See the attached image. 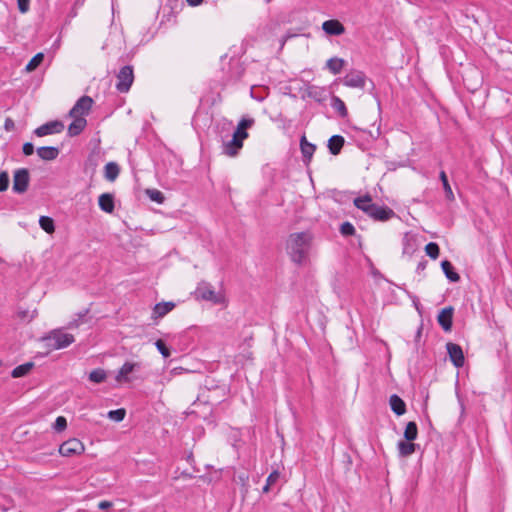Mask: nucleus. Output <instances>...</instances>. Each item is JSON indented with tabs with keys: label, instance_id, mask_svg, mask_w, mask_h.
Returning a JSON list of instances; mask_svg holds the SVG:
<instances>
[{
	"label": "nucleus",
	"instance_id": "4468645a",
	"mask_svg": "<svg viewBox=\"0 0 512 512\" xmlns=\"http://www.w3.org/2000/svg\"><path fill=\"white\" fill-rule=\"evenodd\" d=\"M322 29L326 34L334 36L342 35L345 32L343 24L335 19L323 22Z\"/></svg>",
	"mask_w": 512,
	"mask_h": 512
},
{
	"label": "nucleus",
	"instance_id": "9b49d317",
	"mask_svg": "<svg viewBox=\"0 0 512 512\" xmlns=\"http://www.w3.org/2000/svg\"><path fill=\"white\" fill-rule=\"evenodd\" d=\"M447 353L453 365L460 368L464 365L465 358L460 345L449 342L446 345Z\"/></svg>",
	"mask_w": 512,
	"mask_h": 512
},
{
	"label": "nucleus",
	"instance_id": "6ab92c4d",
	"mask_svg": "<svg viewBox=\"0 0 512 512\" xmlns=\"http://www.w3.org/2000/svg\"><path fill=\"white\" fill-rule=\"evenodd\" d=\"M59 153V149L53 146H43L37 149L38 156L45 161L55 160L58 157Z\"/></svg>",
	"mask_w": 512,
	"mask_h": 512
},
{
	"label": "nucleus",
	"instance_id": "423d86ee",
	"mask_svg": "<svg viewBox=\"0 0 512 512\" xmlns=\"http://www.w3.org/2000/svg\"><path fill=\"white\" fill-rule=\"evenodd\" d=\"M342 81L347 87L363 89L366 85L367 77L364 72L354 69L348 72Z\"/></svg>",
	"mask_w": 512,
	"mask_h": 512
},
{
	"label": "nucleus",
	"instance_id": "0eeeda50",
	"mask_svg": "<svg viewBox=\"0 0 512 512\" xmlns=\"http://www.w3.org/2000/svg\"><path fill=\"white\" fill-rule=\"evenodd\" d=\"M93 104V99L90 96L80 97L75 105L69 111V117H84L88 115Z\"/></svg>",
	"mask_w": 512,
	"mask_h": 512
},
{
	"label": "nucleus",
	"instance_id": "c9c22d12",
	"mask_svg": "<svg viewBox=\"0 0 512 512\" xmlns=\"http://www.w3.org/2000/svg\"><path fill=\"white\" fill-rule=\"evenodd\" d=\"M425 252L426 254L432 258V259H437L439 257V254H440V248L438 246L437 243L435 242H429L426 246H425Z\"/></svg>",
	"mask_w": 512,
	"mask_h": 512
},
{
	"label": "nucleus",
	"instance_id": "a18cd8bd",
	"mask_svg": "<svg viewBox=\"0 0 512 512\" xmlns=\"http://www.w3.org/2000/svg\"><path fill=\"white\" fill-rule=\"evenodd\" d=\"M88 310H85L83 313L78 314V319H75L68 324V328H76L79 326L80 321L86 316Z\"/></svg>",
	"mask_w": 512,
	"mask_h": 512
},
{
	"label": "nucleus",
	"instance_id": "4d7b16f0",
	"mask_svg": "<svg viewBox=\"0 0 512 512\" xmlns=\"http://www.w3.org/2000/svg\"><path fill=\"white\" fill-rule=\"evenodd\" d=\"M199 401V399H197L196 401L193 402V405H197V402Z\"/></svg>",
	"mask_w": 512,
	"mask_h": 512
},
{
	"label": "nucleus",
	"instance_id": "a878e982",
	"mask_svg": "<svg viewBox=\"0 0 512 512\" xmlns=\"http://www.w3.org/2000/svg\"><path fill=\"white\" fill-rule=\"evenodd\" d=\"M344 64H345V60L344 59L334 57V58H330L326 62V67L329 69V71L332 74L336 75V74H339L341 72V70L344 67Z\"/></svg>",
	"mask_w": 512,
	"mask_h": 512
},
{
	"label": "nucleus",
	"instance_id": "393cba45",
	"mask_svg": "<svg viewBox=\"0 0 512 512\" xmlns=\"http://www.w3.org/2000/svg\"><path fill=\"white\" fill-rule=\"evenodd\" d=\"M307 95L309 98L322 103L326 99V91L324 88L317 87V86H311L307 90Z\"/></svg>",
	"mask_w": 512,
	"mask_h": 512
},
{
	"label": "nucleus",
	"instance_id": "5fc2aeb1",
	"mask_svg": "<svg viewBox=\"0 0 512 512\" xmlns=\"http://www.w3.org/2000/svg\"><path fill=\"white\" fill-rule=\"evenodd\" d=\"M421 330H422V327H420L417 331V334L420 335L421 334Z\"/></svg>",
	"mask_w": 512,
	"mask_h": 512
},
{
	"label": "nucleus",
	"instance_id": "9d476101",
	"mask_svg": "<svg viewBox=\"0 0 512 512\" xmlns=\"http://www.w3.org/2000/svg\"><path fill=\"white\" fill-rule=\"evenodd\" d=\"M64 130L63 122L59 120L47 122L34 130L35 135L43 137L50 134L61 133Z\"/></svg>",
	"mask_w": 512,
	"mask_h": 512
},
{
	"label": "nucleus",
	"instance_id": "a211bd4d",
	"mask_svg": "<svg viewBox=\"0 0 512 512\" xmlns=\"http://www.w3.org/2000/svg\"><path fill=\"white\" fill-rule=\"evenodd\" d=\"M98 204L101 210L106 213H112L115 208L114 196L111 193H103L99 196Z\"/></svg>",
	"mask_w": 512,
	"mask_h": 512
},
{
	"label": "nucleus",
	"instance_id": "79ce46f5",
	"mask_svg": "<svg viewBox=\"0 0 512 512\" xmlns=\"http://www.w3.org/2000/svg\"><path fill=\"white\" fill-rule=\"evenodd\" d=\"M54 430L57 432L63 431L67 427V420L63 416H58L54 423Z\"/></svg>",
	"mask_w": 512,
	"mask_h": 512
},
{
	"label": "nucleus",
	"instance_id": "7c9ffc66",
	"mask_svg": "<svg viewBox=\"0 0 512 512\" xmlns=\"http://www.w3.org/2000/svg\"><path fill=\"white\" fill-rule=\"evenodd\" d=\"M331 106L338 112L341 118H345L348 115V111L345 103L337 96L332 97Z\"/></svg>",
	"mask_w": 512,
	"mask_h": 512
},
{
	"label": "nucleus",
	"instance_id": "b1692460",
	"mask_svg": "<svg viewBox=\"0 0 512 512\" xmlns=\"http://www.w3.org/2000/svg\"><path fill=\"white\" fill-rule=\"evenodd\" d=\"M441 268L449 281L458 282L460 280V275L454 270V267L450 261L443 260L441 262Z\"/></svg>",
	"mask_w": 512,
	"mask_h": 512
},
{
	"label": "nucleus",
	"instance_id": "39448f33",
	"mask_svg": "<svg viewBox=\"0 0 512 512\" xmlns=\"http://www.w3.org/2000/svg\"><path fill=\"white\" fill-rule=\"evenodd\" d=\"M30 182L29 170L26 168L17 169L13 175V191L23 194L27 191Z\"/></svg>",
	"mask_w": 512,
	"mask_h": 512
},
{
	"label": "nucleus",
	"instance_id": "ddd939ff",
	"mask_svg": "<svg viewBox=\"0 0 512 512\" xmlns=\"http://www.w3.org/2000/svg\"><path fill=\"white\" fill-rule=\"evenodd\" d=\"M453 312L454 308L448 306L443 308L438 314L437 321L442 329L446 332L451 331L453 324Z\"/></svg>",
	"mask_w": 512,
	"mask_h": 512
},
{
	"label": "nucleus",
	"instance_id": "dca6fc26",
	"mask_svg": "<svg viewBox=\"0 0 512 512\" xmlns=\"http://www.w3.org/2000/svg\"><path fill=\"white\" fill-rule=\"evenodd\" d=\"M136 367H139L137 363L125 362L122 367L119 369L115 379L117 382H129L130 379L128 375L132 373Z\"/></svg>",
	"mask_w": 512,
	"mask_h": 512
},
{
	"label": "nucleus",
	"instance_id": "aec40b11",
	"mask_svg": "<svg viewBox=\"0 0 512 512\" xmlns=\"http://www.w3.org/2000/svg\"><path fill=\"white\" fill-rule=\"evenodd\" d=\"M389 404L391 410L397 415L401 416L406 412V404L402 398H400L397 394H393L390 396Z\"/></svg>",
	"mask_w": 512,
	"mask_h": 512
},
{
	"label": "nucleus",
	"instance_id": "de8ad7c7",
	"mask_svg": "<svg viewBox=\"0 0 512 512\" xmlns=\"http://www.w3.org/2000/svg\"><path fill=\"white\" fill-rule=\"evenodd\" d=\"M4 128L6 131H12L15 128L14 121L11 118H6Z\"/></svg>",
	"mask_w": 512,
	"mask_h": 512
},
{
	"label": "nucleus",
	"instance_id": "20e7f679",
	"mask_svg": "<svg viewBox=\"0 0 512 512\" xmlns=\"http://www.w3.org/2000/svg\"><path fill=\"white\" fill-rule=\"evenodd\" d=\"M117 80L116 89L120 93H127L134 81L133 67L123 66L117 74Z\"/></svg>",
	"mask_w": 512,
	"mask_h": 512
},
{
	"label": "nucleus",
	"instance_id": "412c9836",
	"mask_svg": "<svg viewBox=\"0 0 512 512\" xmlns=\"http://www.w3.org/2000/svg\"><path fill=\"white\" fill-rule=\"evenodd\" d=\"M175 307L174 302H160L157 303L153 308V318H162Z\"/></svg>",
	"mask_w": 512,
	"mask_h": 512
},
{
	"label": "nucleus",
	"instance_id": "4c0bfd02",
	"mask_svg": "<svg viewBox=\"0 0 512 512\" xmlns=\"http://www.w3.org/2000/svg\"><path fill=\"white\" fill-rule=\"evenodd\" d=\"M340 233L347 237V236H353L355 235L356 233V229L355 227L348 221L346 222H343L341 225H340Z\"/></svg>",
	"mask_w": 512,
	"mask_h": 512
},
{
	"label": "nucleus",
	"instance_id": "c756f323",
	"mask_svg": "<svg viewBox=\"0 0 512 512\" xmlns=\"http://www.w3.org/2000/svg\"><path fill=\"white\" fill-rule=\"evenodd\" d=\"M418 436V427L414 421H410L407 423L406 428L404 430V438L406 441L412 442L416 440Z\"/></svg>",
	"mask_w": 512,
	"mask_h": 512
},
{
	"label": "nucleus",
	"instance_id": "f704fd0d",
	"mask_svg": "<svg viewBox=\"0 0 512 512\" xmlns=\"http://www.w3.org/2000/svg\"><path fill=\"white\" fill-rule=\"evenodd\" d=\"M439 177H440V180H441V182L443 184V188L445 190L447 199L453 200L454 199V194H453L451 186H450V184L448 182V178H447V175H446L445 171H441Z\"/></svg>",
	"mask_w": 512,
	"mask_h": 512
},
{
	"label": "nucleus",
	"instance_id": "f257e3e1",
	"mask_svg": "<svg viewBox=\"0 0 512 512\" xmlns=\"http://www.w3.org/2000/svg\"><path fill=\"white\" fill-rule=\"evenodd\" d=\"M313 236L310 232H297L289 235L287 253L296 264H302L308 256Z\"/></svg>",
	"mask_w": 512,
	"mask_h": 512
},
{
	"label": "nucleus",
	"instance_id": "a19ab883",
	"mask_svg": "<svg viewBox=\"0 0 512 512\" xmlns=\"http://www.w3.org/2000/svg\"><path fill=\"white\" fill-rule=\"evenodd\" d=\"M9 185V174L6 171L0 172V192L7 190Z\"/></svg>",
	"mask_w": 512,
	"mask_h": 512
},
{
	"label": "nucleus",
	"instance_id": "49530a36",
	"mask_svg": "<svg viewBox=\"0 0 512 512\" xmlns=\"http://www.w3.org/2000/svg\"><path fill=\"white\" fill-rule=\"evenodd\" d=\"M22 151H23L24 155L30 156L34 153V145L30 142H26V143H24V145L22 147Z\"/></svg>",
	"mask_w": 512,
	"mask_h": 512
},
{
	"label": "nucleus",
	"instance_id": "7ed1b4c3",
	"mask_svg": "<svg viewBox=\"0 0 512 512\" xmlns=\"http://www.w3.org/2000/svg\"><path fill=\"white\" fill-rule=\"evenodd\" d=\"M42 341L48 349L58 350L68 347L75 339L72 334L64 333L61 329H55L43 337Z\"/></svg>",
	"mask_w": 512,
	"mask_h": 512
},
{
	"label": "nucleus",
	"instance_id": "473e14b6",
	"mask_svg": "<svg viewBox=\"0 0 512 512\" xmlns=\"http://www.w3.org/2000/svg\"><path fill=\"white\" fill-rule=\"evenodd\" d=\"M44 60V54L42 52L37 53L34 55L31 60L26 65V71L32 72L34 71Z\"/></svg>",
	"mask_w": 512,
	"mask_h": 512
},
{
	"label": "nucleus",
	"instance_id": "4be33fe9",
	"mask_svg": "<svg viewBox=\"0 0 512 512\" xmlns=\"http://www.w3.org/2000/svg\"><path fill=\"white\" fill-rule=\"evenodd\" d=\"M345 143V139L341 135H333L328 140V149L332 155H338L341 152V149L343 148Z\"/></svg>",
	"mask_w": 512,
	"mask_h": 512
},
{
	"label": "nucleus",
	"instance_id": "f8f14e48",
	"mask_svg": "<svg viewBox=\"0 0 512 512\" xmlns=\"http://www.w3.org/2000/svg\"><path fill=\"white\" fill-rule=\"evenodd\" d=\"M195 295L197 298L202 300L219 303V298L217 297L215 290L207 283L200 284L195 291Z\"/></svg>",
	"mask_w": 512,
	"mask_h": 512
},
{
	"label": "nucleus",
	"instance_id": "37998d69",
	"mask_svg": "<svg viewBox=\"0 0 512 512\" xmlns=\"http://www.w3.org/2000/svg\"><path fill=\"white\" fill-rule=\"evenodd\" d=\"M280 478V472L277 470H274L269 474V476L266 479V483L268 486H273Z\"/></svg>",
	"mask_w": 512,
	"mask_h": 512
},
{
	"label": "nucleus",
	"instance_id": "bb28decb",
	"mask_svg": "<svg viewBox=\"0 0 512 512\" xmlns=\"http://www.w3.org/2000/svg\"><path fill=\"white\" fill-rule=\"evenodd\" d=\"M254 122L255 121L253 118H242L234 132L238 133L240 136H242V138H247L248 133L246 130L252 127L254 125Z\"/></svg>",
	"mask_w": 512,
	"mask_h": 512
},
{
	"label": "nucleus",
	"instance_id": "c85d7f7f",
	"mask_svg": "<svg viewBox=\"0 0 512 512\" xmlns=\"http://www.w3.org/2000/svg\"><path fill=\"white\" fill-rule=\"evenodd\" d=\"M399 454L402 457H407L412 455L416 450V445L409 441H400L398 443Z\"/></svg>",
	"mask_w": 512,
	"mask_h": 512
},
{
	"label": "nucleus",
	"instance_id": "1a4fd4ad",
	"mask_svg": "<svg viewBox=\"0 0 512 512\" xmlns=\"http://www.w3.org/2000/svg\"><path fill=\"white\" fill-rule=\"evenodd\" d=\"M245 139L246 138H242V136L234 132L232 139L223 144V153L230 157L238 155L239 151L243 147V141Z\"/></svg>",
	"mask_w": 512,
	"mask_h": 512
},
{
	"label": "nucleus",
	"instance_id": "6e6552de",
	"mask_svg": "<svg viewBox=\"0 0 512 512\" xmlns=\"http://www.w3.org/2000/svg\"><path fill=\"white\" fill-rule=\"evenodd\" d=\"M84 452L83 443L76 439H69L60 445L59 453L65 457H71L73 455H80Z\"/></svg>",
	"mask_w": 512,
	"mask_h": 512
},
{
	"label": "nucleus",
	"instance_id": "72a5a7b5",
	"mask_svg": "<svg viewBox=\"0 0 512 512\" xmlns=\"http://www.w3.org/2000/svg\"><path fill=\"white\" fill-rule=\"evenodd\" d=\"M39 225L47 233H52L55 230L54 221L48 216H41L39 219Z\"/></svg>",
	"mask_w": 512,
	"mask_h": 512
},
{
	"label": "nucleus",
	"instance_id": "8fccbe9b",
	"mask_svg": "<svg viewBox=\"0 0 512 512\" xmlns=\"http://www.w3.org/2000/svg\"><path fill=\"white\" fill-rule=\"evenodd\" d=\"M426 265H427V261L419 262L418 265H417V271L419 272V271L425 270Z\"/></svg>",
	"mask_w": 512,
	"mask_h": 512
},
{
	"label": "nucleus",
	"instance_id": "3c124183",
	"mask_svg": "<svg viewBox=\"0 0 512 512\" xmlns=\"http://www.w3.org/2000/svg\"><path fill=\"white\" fill-rule=\"evenodd\" d=\"M186 1L190 6H198L203 2V0H186Z\"/></svg>",
	"mask_w": 512,
	"mask_h": 512
},
{
	"label": "nucleus",
	"instance_id": "2eb2a0df",
	"mask_svg": "<svg viewBox=\"0 0 512 512\" xmlns=\"http://www.w3.org/2000/svg\"><path fill=\"white\" fill-rule=\"evenodd\" d=\"M74 120L68 126V135L75 137L81 134L87 125V120L84 117H72Z\"/></svg>",
	"mask_w": 512,
	"mask_h": 512
},
{
	"label": "nucleus",
	"instance_id": "2f4dec72",
	"mask_svg": "<svg viewBox=\"0 0 512 512\" xmlns=\"http://www.w3.org/2000/svg\"><path fill=\"white\" fill-rule=\"evenodd\" d=\"M88 378H89V380L91 382L100 384V383H103L106 380L107 373H106V371L104 369L97 368V369H94L93 371L90 372Z\"/></svg>",
	"mask_w": 512,
	"mask_h": 512
},
{
	"label": "nucleus",
	"instance_id": "603ef678",
	"mask_svg": "<svg viewBox=\"0 0 512 512\" xmlns=\"http://www.w3.org/2000/svg\"><path fill=\"white\" fill-rule=\"evenodd\" d=\"M270 487H271V486H268V484L266 483V484H265V486L263 487V492H264V493L269 492V491H270Z\"/></svg>",
	"mask_w": 512,
	"mask_h": 512
},
{
	"label": "nucleus",
	"instance_id": "ea45409f",
	"mask_svg": "<svg viewBox=\"0 0 512 512\" xmlns=\"http://www.w3.org/2000/svg\"><path fill=\"white\" fill-rule=\"evenodd\" d=\"M155 346L157 348V350L160 352V354L164 357V358H167L170 356V350L169 348L166 346V344L164 343L163 340L159 339L155 342Z\"/></svg>",
	"mask_w": 512,
	"mask_h": 512
},
{
	"label": "nucleus",
	"instance_id": "cd10ccee",
	"mask_svg": "<svg viewBox=\"0 0 512 512\" xmlns=\"http://www.w3.org/2000/svg\"><path fill=\"white\" fill-rule=\"evenodd\" d=\"M33 367H34L33 362H27V363L21 364L12 370L11 376L13 378L23 377V376L27 375Z\"/></svg>",
	"mask_w": 512,
	"mask_h": 512
},
{
	"label": "nucleus",
	"instance_id": "864d4df0",
	"mask_svg": "<svg viewBox=\"0 0 512 512\" xmlns=\"http://www.w3.org/2000/svg\"><path fill=\"white\" fill-rule=\"evenodd\" d=\"M230 65L235 66L237 69H239V62L238 61L230 62Z\"/></svg>",
	"mask_w": 512,
	"mask_h": 512
},
{
	"label": "nucleus",
	"instance_id": "f3484780",
	"mask_svg": "<svg viewBox=\"0 0 512 512\" xmlns=\"http://www.w3.org/2000/svg\"><path fill=\"white\" fill-rule=\"evenodd\" d=\"M300 149L304 162H310L316 150V145L308 142L306 136L303 135L300 139Z\"/></svg>",
	"mask_w": 512,
	"mask_h": 512
},
{
	"label": "nucleus",
	"instance_id": "09e8293b",
	"mask_svg": "<svg viewBox=\"0 0 512 512\" xmlns=\"http://www.w3.org/2000/svg\"><path fill=\"white\" fill-rule=\"evenodd\" d=\"M112 506H113V503H112V502H110V501H106V500L101 501V502L98 504V508H99L100 510H107V509L111 508Z\"/></svg>",
	"mask_w": 512,
	"mask_h": 512
},
{
	"label": "nucleus",
	"instance_id": "5701e85b",
	"mask_svg": "<svg viewBox=\"0 0 512 512\" xmlns=\"http://www.w3.org/2000/svg\"><path fill=\"white\" fill-rule=\"evenodd\" d=\"M120 173V167L116 162H108L104 167V177L106 180L113 182Z\"/></svg>",
	"mask_w": 512,
	"mask_h": 512
},
{
	"label": "nucleus",
	"instance_id": "6e6d98bb",
	"mask_svg": "<svg viewBox=\"0 0 512 512\" xmlns=\"http://www.w3.org/2000/svg\"><path fill=\"white\" fill-rule=\"evenodd\" d=\"M239 78H240V74L238 73L237 76L234 79L238 80Z\"/></svg>",
	"mask_w": 512,
	"mask_h": 512
},
{
	"label": "nucleus",
	"instance_id": "58836bf2",
	"mask_svg": "<svg viewBox=\"0 0 512 512\" xmlns=\"http://www.w3.org/2000/svg\"><path fill=\"white\" fill-rule=\"evenodd\" d=\"M125 415H126V411L124 408L111 410L108 413V417L116 422L122 421L124 419Z\"/></svg>",
	"mask_w": 512,
	"mask_h": 512
},
{
	"label": "nucleus",
	"instance_id": "c03bdc74",
	"mask_svg": "<svg viewBox=\"0 0 512 512\" xmlns=\"http://www.w3.org/2000/svg\"><path fill=\"white\" fill-rule=\"evenodd\" d=\"M30 0H17L18 9L21 13H26L29 10Z\"/></svg>",
	"mask_w": 512,
	"mask_h": 512
},
{
	"label": "nucleus",
	"instance_id": "f03ea898",
	"mask_svg": "<svg viewBox=\"0 0 512 512\" xmlns=\"http://www.w3.org/2000/svg\"><path fill=\"white\" fill-rule=\"evenodd\" d=\"M354 205L375 221L385 222L396 216L388 206H379L372 202L369 194L354 199Z\"/></svg>",
	"mask_w": 512,
	"mask_h": 512
},
{
	"label": "nucleus",
	"instance_id": "e433bc0d",
	"mask_svg": "<svg viewBox=\"0 0 512 512\" xmlns=\"http://www.w3.org/2000/svg\"><path fill=\"white\" fill-rule=\"evenodd\" d=\"M146 194L150 198V200L157 202L159 204H162L165 200L163 193L157 189H147Z\"/></svg>",
	"mask_w": 512,
	"mask_h": 512
}]
</instances>
